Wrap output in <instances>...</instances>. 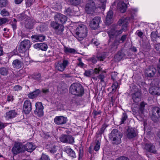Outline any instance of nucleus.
Returning a JSON list of instances; mask_svg holds the SVG:
<instances>
[{
  "mask_svg": "<svg viewBox=\"0 0 160 160\" xmlns=\"http://www.w3.org/2000/svg\"><path fill=\"white\" fill-rule=\"evenodd\" d=\"M23 110L26 114H28L32 110L31 102L26 100L24 102L23 108Z\"/></svg>",
  "mask_w": 160,
  "mask_h": 160,
  "instance_id": "2eb2a0df",
  "label": "nucleus"
},
{
  "mask_svg": "<svg viewBox=\"0 0 160 160\" xmlns=\"http://www.w3.org/2000/svg\"><path fill=\"white\" fill-rule=\"evenodd\" d=\"M113 15V12L112 11H109L108 12L106 19V24L109 25L112 23Z\"/></svg>",
  "mask_w": 160,
  "mask_h": 160,
  "instance_id": "b1692460",
  "label": "nucleus"
},
{
  "mask_svg": "<svg viewBox=\"0 0 160 160\" xmlns=\"http://www.w3.org/2000/svg\"><path fill=\"white\" fill-rule=\"evenodd\" d=\"M159 117L158 115H157L152 113L151 118L154 122H156L158 121Z\"/></svg>",
  "mask_w": 160,
  "mask_h": 160,
  "instance_id": "37998d69",
  "label": "nucleus"
},
{
  "mask_svg": "<svg viewBox=\"0 0 160 160\" xmlns=\"http://www.w3.org/2000/svg\"><path fill=\"white\" fill-rule=\"evenodd\" d=\"M127 8L126 4L122 1H120L118 4V8L122 13H124L126 11Z\"/></svg>",
  "mask_w": 160,
  "mask_h": 160,
  "instance_id": "412c9836",
  "label": "nucleus"
},
{
  "mask_svg": "<svg viewBox=\"0 0 160 160\" xmlns=\"http://www.w3.org/2000/svg\"><path fill=\"white\" fill-rule=\"evenodd\" d=\"M122 134L118 129H114L109 134V138L113 141V144H118L121 142V138Z\"/></svg>",
  "mask_w": 160,
  "mask_h": 160,
  "instance_id": "7ed1b4c3",
  "label": "nucleus"
},
{
  "mask_svg": "<svg viewBox=\"0 0 160 160\" xmlns=\"http://www.w3.org/2000/svg\"><path fill=\"white\" fill-rule=\"evenodd\" d=\"M101 18L99 17H96L90 21L89 26L93 29H95L98 27Z\"/></svg>",
  "mask_w": 160,
  "mask_h": 160,
  "instance_id": "f8f14e48",
  "label": "nucleus"
},
{
  "mask_svg": "<svg viewBox=\"0 0 160 160\" xmlns=\"http://www.w3.org/2000/svg\"><path fill=\"white\" fill-rule=\"evenodd\" d=\"M75 37L79 41L82 40L87 36L88 28L84 25H79L75 31Z\"/></svg>",
  "mask_w": 160,
  "mask_h": 160,
  "instance_id": "f03ea898",
  "label": "nucleus"
},
{
  "mask_svg": "<svg viewBox=\"0 0 160 160\" xmlns=\"http://www.w3.org/2000/svg\"><path fill=\"white\" fill-rule=\"evenodd\" d=\"M65 13L69 15H72V11L70 8H67L65 11Z\"/></svg>",
  "mask_w": 160,
  "mask_h": 160,
  "instance_id": "5fc2aeb1",
  "label": "nucleus"
},
{
  "mask_svg": "<svg viewBox=\"0 0 160 160\" xmlns=\"http://www.w3.org/2000/svg\"><path fill=\"white\" fill-rule=\"evenodd\" d=\"M107 127V126L106 124H103L100 129L98 131L97 134L98 135H101L102 134Z\"/></svg>",
  "mask_w": 160,
  "mask_h": 160,
  "instance_id": "ea45409f",
  "label": "nucleus"
},
{
  "mask_svg": "<svg viewBox=\"0 0 160 160\" xmlns=\"http://www.w3.org/2000/svg\"><path fill=\"white\" fill-rule=\"evenodd\" d=\"M146 105H147V104L144 102H141L139 107V110L138 111V113L137 114L136 113H134V111H133V114L134 115L136 114L137 116L138 115L140 116L141 114H142L143 113L144 110V107Z\"/></svg>",
  "mask_w": 160,
  "mask_h": 160,
  "instance_id": "c756f323",
  "label": "nucleus"
},
{
  "mask_svg": "<svg viewBox=\"0 0 160 160\" xmlns=\"http://www.w3.org/2000/svg\"><path fill=\"white\" fill-rule=\"evenodd\" d=\"M132 99L135 103H138L140 101L141 93L139 92H137L132 94Z\"/></svg>",
  "mask_w": 160,
  "mask_h": 160,
  "instance_id": "a878e982",
  "label": "nucleus"
},
{
  "mask_svg": "<svg viewBox=\"0 0 160 160\" xmlns=\"http://www.w3.org/2000/svg\"><path fill=\"white\" fill-rule=\"evenodd\" d=\"M69 92L76 96L82 97L84 94V89L81 84L73 83L70 87Z\"/></svg>",
  "mask_w": 160,
  "mask_h": 160,
  "instance_id": "f257e3e1",
  "label": "nucleus"
},
{
  "mask_svg": "<svg viewBox=\"0 0 160 160\" xmlns=\"http://www.w3.org/2000/svg\"><path fill=\"white\" fill-rule=\"evenodd\" d=\"M36 109L34 111L35 114L38 117H41L43 114V107L41 102H37L36 104Z\"/></svg>",
  "mask_w": 160,
  "mask_h": 160,
  "instance_id": "1a4fd4ad",
  "label": "nucleus"
},
{
  "mask_svg": "<svg viewBox=\"0 0 160 160\" xmlns=\"http://www.w3.org/2000/svg\"><path fill=\"white\" fill-rule=\"evenodd\" d=\"M12 65L14 68L19 69L22 67L23 62L18 59H15L13 62Z\"/></svg>",
  "mask_w": 160,
  "mask_h": 160,
  "instance_id": "393cba45",
  "label": "nucleus"
},
{
  "mask_svg": "<svg viewBox=\"0 0 160 160\" xmlns=\"http://www.w3.org/2000/svg\"><path fill=\"white\" fill-rule=\"evenodd\" d=\"M6 117L8 118H12L14 117L16 113L14 111H10L6 113Z\"/></svg>",
  "mask_w": 160,
  "mask_h": 160,
  "instance_id": "c9c22d12",
  "label": "nucleus"
},
{
  "mask_svg": "<svg viewBox=\"0 0 160 160\" xmlns=\"http://www.w3.org/2000/svg\"><path fill=\"white\" fill-rule=\"evenodd\" d=\"M59 139L60 141L64 143L72 144L74 142V138L70 135H62Z\"/></svg>",
  "mask_w": 160,
  "mask_h": 160,
  "instance_id": "0eeeda50",
  "label": "nucleus"
},
{
  "mask_svg": "<svg viewBox=\"0 0 160 160\" xmlns=\"http://www.w3.org/2000/svg\"><path fill=\"white\" fill-rule=\"evenodd\" d=\"M8 22V20L6 18H0V26Z\"/></svg>",
  "mask_w": 160,
  "mask_h": 160,
  "instance_id": "8fccbe9b",
  "label": "nucleus"
},
{
  "mask_svg": "<svg viewBox=\"0 0 160 160\" xmlns=\"http://www.w3.org/2000/svg\"><path fill=\"white\" fill-rule=\"evenodd\" d=\"M12 153L14 154H17L20 152L24 151L23 146L19 142L15 143L14 146L12 148Z\"/></svg>",
  "mask_w": 160,
  "mask_h": 160,
  "instance_id": "6e6552de",
  "label": "nucleus"
},
{
  "mask_svg": "<svg viewBox=\"0 0 160 160\" xmlns=\"http://www.w3.org/2000/svg\"><path fill=\"white\" fill-rule=\"evenodd\" d=\"M22 89V87L18 85H17L14 86L13 88V89L14 91H19L21 90Z\"/></svg>",
  "mask_w": 160,
  "mask_h": 160,
  "instance_id": "e2e57ef3",
  "label": "nucleus"
},
{
  "mask_svg": "<svg viewBox=\"0 0 160 160\" xmlns=\"http://www.w3.org/2000/svg\"><path fill=\"white\" fill-rule=\"evenodd\" d=\"M154 48L157 51L160 52V43L155 44Z\"/></svg>",
  "mask_w": 160,
  "mask_h": 160,
  "instance_id": "680f3d73",
  "label": "nucleus"
},
{
  "mask_svg": "<svg viewBox=\"0 0 160 160\" xmlns=\"http://www.w3.org/2000/svg\"><path fill=\"white\" fill-rule=\"evenodd\" d=\"M98 59L100 61H103L106 58L105 55L104 54L98 55L97 57Z\"/></svg>",
  "mask_w": 160,
  "mask_h": 160,
  "instance_id": "603ef678",
  "label": "nucleus"
},
{
  "mask_svg": "<svg viewBox=\"0 0 160 160\" xmlns=\"http://www.w3.org/2000/svg\"><path fill=\"white\" fill-rule=\"evenodd\" d=\"M34 25V22L31 19H29L28 21L25 23V27L28 29H32Z\"/></svg>",
  "mask_w": 160,
  "mask_h": 160,
  "instance_id": "72a5a7b5",
  "label": "nucleus"
},
{
  "mask_svg": "<svg viewBox=\"0 0 160 160\" xmlns=\"http://www.w3.org/2000/svg\"><path fill=\"white\" fill-rule=\"evenodd\" d=\"M118 86V83L117 82H114L111 88L112 91L110 93H113L114 92L116 91Z\"/></svg>",
  "mask_w": 160,
  "mask_h": 160,
  "instance_id": "58836bf2",
  "label": "nucleus"
},
{
  "mask_svg": "<svg viewBox=\"0 0 160 160\" xmlns=\"http://www.w3.org/2000/svg\"><path fill=\"white\" fill-rule=\"evenodd\" d=\"M100 143L99 141L98 140L96 141L94 148V150L96 151H98L100 148Z\"/></svg>",
  "mask_w": 160,
  "mask_h": 160,
  "instance_id": "de8ad7c7",
  "label": "nucleus"
},
{
  "mask_svg": "<svg viewBox=\"0 0 160 160\" xmlns=\"http://www.w3.org/2000/svg\"><path fill=\"white\" fill-rule=\"evenodd\" d=\"M145 47L148 49H149L151 48V46L150 43L148 41L146 42L145 44L144 45Z\"/></svg>",
  "mask_w": 160,
  "mask_h": 160,
  "instance_id": "69168bd1",
  "label": "nucleus"
},
{
  "mask_svg": "<svg viewBox=\"0 0 160 160\" xmlns=\"http://www.w3.org/2000/svg\"><path fill=\"white\" fill-rule=\"evenodd\" d=\"M18 17L19 20L22 21L24 19L26 18V16L24 14H22L18 15Z\"/></svg>",
  "mask_w": 160,
  "mask_h": 160,
  "instance_id": "4d7b16f0",
  "label": "nucleus"
},
{
  "mask_svg": "<svg viewBox=\"0 0 160 160\" xmlns=\"http://www.w3.org/2000/svg\"><path fill=\"white\" fill-rule=\"evenodd\" d=\"M56 148L55 145L51 143L47 144L46 146V148L52 153H54L56 152Z\"/></svg>",
  "mask_w": 160,
  "mask_h": 160,
  "instance_id": "bb28decb",
  "label": "nucleus"
},
{
  "mask_svg": "<svg viewBox=\"0 0 160 160\" xmlns=\"http://www.w3.org/2000/svg\"><path fill=\"white\" fill-rule=\"evenodd\" d=\"M8 72V68L2 67L0 68V74L3 76H7Z\"/></svg>",
  "mask_w": 160,
  "mask_h": 160,
  "instance_id": "f704fd0d",
  "label": "nucleus"
},
{
  "mask_svg": "<svg viewBox=\"0 0 160 160\" xmlns=\"http://www.w3.org/2000/svg\"><path fill=\"white\" fill-rule=\"evenodd\" d=\"M23 148L24 149H25L26 151L31 152L35 149L36 146L33 145V143L32 142L28 143L25 145Z\"/></svg>",
  "mask_w": 160,
  "mask_h": 160,
  "instance_id": "5701e85b",
  "label": "nucleus"
},
{
  "mask_svg": "<svg viewBox=\"0 0 160 160\" xmlns=\"http://www.w3.org/2000/svg\"><path fill=\"white\" fill-rule=\"evenodd\" d=\"M151 37L152 40V41H156V39L158 37V35L155 32H152L151 33Z\"/></svg>",
  "mask_w": 160,
  "mask_h": 160,
  "instance_id": "49530a36",
  "label": "nucleus"
},
{
  "mask_svg": "<svg viewBox=\"0 0 160 160\" xmlns=\"http://www.w3.org/2000/svg\"><path fill=\"white\" fill-rule=\"evenodd\" d=\"M67 121V118L63 116H57L54 120L55 123L59 125L65 124Z\"/></svg>",
  "mask_w": 160,
  "mask_h": 160,
  "instance_id": "4468645a",
  "label": "nucleus"
},
{
  "mask_svg": "<svg viewBox=\"0 0 160 160\" xmlns=\"http://www.w3.org/2000/svg\"><path fill=\"white\" fill-rule=\"evenodd\" d=\"M118 28V25H112L111 26L110 29L108 32V34L110 38L112 36L119 35L122 33V30H117Z\"/></svg>",
  "mask_w": 160,
  "mask_h": 160,
  "instance_id": "39448f33",
  "label": "nucleus"
},
{
  "mask_svg": "<svg viewBox=\"0 0 160 160\" xmlns=\"http://www.w3.org/2000/svg\"><path fill=\"white\" fill-rule=\"evenodd\" d=\"M128 23V20L126 18H122L118 22V24L119 26L123 24L122 28V31H125L127 29V27Z\"/></svg>",
  "mask_w": 160,
  "mask_h": 160,
  "instance_id": "6ab92c4d",
  "label": "nucleus"
},
{
  "mask_svg": "<svg viewBox=\"0 0 160 160\" xmlns=\"http://www.w3.org/2000/svg\"><path fill=\"white\" fill-rule=\"evenodd\" d=\"M152 113L160 116V109L158 108H155L152 110Z\"/></svg>",
  "mask_w": 160,
  "mask_h": 160,
  "instance_id": "a19ab883",
  "label": "nucleus"
},
{
  "mask_svg": "<svg viewBox=\"0 0 160 160\" xmlns=\"http://www.w3.org/2000/svg\"><path fill=\"white\" fill-rule=\"evenodd\" d=\"M1 14L3 16H8L9 15V12L5 9H3L1 12Z\"/></svg>",
  "mask_w": 160,
  "mask_h": 160,
  "instance_id": "6e6d98bb",
  "label": "nucleus"
},
{
  "mask_svg": "<svg viewBox=\"0 0 160 160\" xmlns=\"http://www.w3.org/2000/svg\"><path fill=\"white\" fill-rule=\"evenodd\" d=\"M78 60L79 62L77 63V65L81 68H83L84 66V64L82 62L81 58H79Z\"/></svg>",
  "mask_w": 160,
  "mask_h": 160,
  "instance_id": "09e8293b",
  "label": "nucleus"
},
{
  "mask_svg": "<svg viewBox=\"0 0 160 160\" xmlns=\"http://www.w3.org/2000/svg\"><path fill=\"white\" fill-rule=\"evenodd\" d=\"M7 0H0V7L2 8L6 6L8 4Z\"/></svg>",
  "mask_w": 160,
  "mask_h": 160,
  "instance_id": "79ce46f5",
  "label": "nucleus"
},
{
  "mask_svg": "<svg viewBox=\"0 0 160 160\" xmlns=\"http://www.w3.org/2000/svg\"><path fill=\"white\" fill-rule=\"evenodd\" d=\"M137 135V132L136 131L132 128H128L127 130V138L129 139L134 138Z\"/></svg>",
  "mask_w": 160,
  "mask_h": 160,
  "instance_id": "a211bd4d",
  "label": "nucleus"
},
{
  "mask_svg": "<svg viewBox=\"0 0 160 160\" xmlns=\"http://www.w3.org/2000/svg\"><path fill=\"white\" fill-rule=\"evenodd\" d=\"M117 75V73L115 72H113L111 74V78L113 80V81L116 80V76Z\"/></svg>",
  "mask_w": 160,
  "mask_h": 160,
  "instance_id": "338daca9",
  "label": "nucleus"
},
{
  "mask_svg": "<svg viewBox=\"0 0 160 160\" xmlns=\"http://www.w3.org/2000/svg\"><path fill=\"white\" fill-rule=\"evenodd\" d=\"M69 64V62L67 60H64L62 63H58L56 64V68L58 70L62 72Z\"/></svg>",
  "mask_w": 160,
  "mask_h": 160,
  "instance_id": "ddd939ff",
  "label": "nucleus"
},
{
  "mask_svg": "<svg viewBox=\"0 0 160 160\" xmlns=\"http://www.w3.org/2000/svg\"><path fill=\"white\" fill-rule=\"evenodd\" d=\"M70 4L71 5L76 6L80 4L81 0H68Z\"/></svg>",
  "mask_w": 160,
  "mask_h": 160,
  "instance_id": "e433bc0d",
  "label": "nucleus"
},
{
  "mask_svg": "<svg viewBox=\"0 0 160 160\" xmlns=\"http://www.w3.org/2000/svg\"><path fill=\"white\" fill-rule=\"evenodd\" d=\"M144 148L149 152L156 153L157 150L155 146L152 143H146L144 145Z\"/></svg>",
  "mask_w": 160,
  "mask_h": 160,
  "instance_id": "dca6fc26",
  "label": "nucleus"
},
{
  "mask_svg": "<svg viewBox=\"0 0 160 160\" xmlns=\"http://www.w3.org/2000/svg\"><path fill=\"white\" fill-rule=\"evenodd\" d=\"M96 9V5L94 1L92 0H89L85 6V11L88 14L92 13Z\"/></svg>",
  "mask_w": 160,
  "mask_h": 160,
  "instance_id": "423d86ee",
  "label": "nucleus"
},
{
  "mask_svg": "<svg viewBox=\"0 0 160 160\" xmlns=\"http://www.w3.org/2000/svg\"><path fill=\"white\" fill-rule=\"evenodd\" d=\"M120 43L119 40H115L110 46L111 49H112L113 50H116Z\"/></svg>",
  "mask_w": 160,
  "mask_h": 160,
  "instance_id": "473e14b6",
  "label": "nucleus"
},
{
  "mask_svg": "<svg viewBox=\"0 0 160 160\" xmlns=\"http://www.w3.org/2000/svg\"><path fill=\"white\" fill-rule=\"evenodd\" d=\"M33 3V0H27L26 2V4L27 6L30 7Z\"/></svg>",
  "mask_w": 160,
  "mask_h": 160,
  "instance_id": "bf43d9fd",
  "label": "nucleus"
},
{
  "mask_svg": "<svg viewBox=\"0 0 160 160\" xmlns=\"http://www.w3.org/2000/svg\"><path fill=\"white\" fill-rule=\"evenodd\" d=\"M149 93L153 95H160V88L158 87H152L149 89Z\"/></svg>",
  "mask_w": 160,
  "mask_h": 160,
  "instance_id": "4be33fe9",
  "label": "nucleus"
},
{
  "mask_svg": "<svg viewBox=\"0 0 160 160\" xmlns=\"http://www.w3.org/2000/svg\"><path fill=\"white\" fill-rule=\"evenodd\" d=\"M64 51L65 53H73L75 52V50L72 48L65 47L64 48Z\"/></svg>",
  "mask_w": 160,
  "mask_h": 160,
  "instance_id": "c03bdc74",
  "label": "nucleus"
},
{
  "mask_svg": "<svg viewBox=\"0 0 160 160\" xmlns=\"http://www.w3.org/2000/svg\"><path fill=\"white\" fill-rule=\"evenodd\" d=\"M101 70L102 68L99 67L98 68H95L94 69L86 70L84 73V75L87 77L95 76V74H99V72Z\"/></svg>",
  "mask_w": 160,
  "mask_h": 160,
  "instance_id": "9b49d317",
  "label": "nucleus"
},
{
  "mask_svg": "<svg viewBox=\"0 0 160 160\" xmlns=\"http://www.w3.org/2000/svg\"><path fill=\"white\" fill-rule=\"evenodd\" d=\"M125 54L122 52H118L114 56L115 61L119 62L124 57Z\"/></svg>",
  "mask_w": 160,
  "mask_h": 160,
  "instance_id": "2f4dec72",
  "label": "nucleus"
},
{
  "mask_svg": "<svg viewBox=\"0 0 160 160\" xmlns=\"http://www.w3.org/2000/svg\"><path fill=\"white\" fill-rule=\"evenodd\" d=\"M63 151L71 157H74L75 156V152L69 147L67 146L64 148Z\"/></svg>",
  "mask_w": 160,
  "mask_h": 160,
  "instance_id": "cd10ccee",
  "label": "nucleus"
},
{
  "mask_svg": "<svg viewBox=\"0 0 160 160\" xmlns=\"http://www.w3.org/2000/svg\"><path fill=\"white\" fill-rule=\"evenodd\" d=\"M55 21V22H51L50 25L54 29H55L59 25V24H58L57 22H56Z\"/></svg>",
  "mask_w": 160,
  "mask_h": 160,
  "instance_id": "3c124183",
  "label": "nucleus"
},
{
  "mask_svg": "<svg viewBox=\"0 0 160 160\" xmlns=\"http://www.w3.org/2000/svg\"><path fill=\"white\" fill-rule=\"evenodd\" d=\"M31 77L32 78L37 81L41 80L42 77L41 74L39 73L33 74L32 75Z\"/></svg>",
  "mask_w": 160,
  "mask_h": 160,
  "instance_id": "4c0bfd02",
  "label": "nucleus"
},
{
  "mask_svg": "<svg viewBox=\"0 0 160 160\" xmlns=\"http://www.w3.org/2000/svg\"><path fill=\"white\" fill-rule=\"evenodd\" d=\"M131 92H135L138 91V88L135 85L132 86V88L131 89Z\"/></svg>",
  "mask_w": 160,
  "mask_h": 160,
  "instance_id": "052dcab7",
  "label": "nucleus"
},
{
  "mask_svg": "<svg viewBox=\"0 0 160 160\" xmlns=\"http://www.w3.org/2000/svg\"><path fill=\"white\" fill-rule=\"evenodd\" d=\"M64 29V26L62 24H60L55 29V33L57 35H62L63 34V32Z\"/></svg>",
  "mask_w": 160,
  "mask_h": 160,
  "instance_id": "7c9ffc66",
  "label": "nucleus"
},
{
  "mask_svg": "<svg viewBox=\"0 0 160 160\" xmlns=\"http://www.w3.org/2000/svg\"><path fill=\"white\" fill-rule=\"evenodd\" d=\"M157 72L156 69L153 66H150L145 70L144 73L146 76L149 78L153 77Z\"/></svg>",
  "mask_w": 160,
  "mask_h": 160,
  "instance_id": "9d476101",
  "label": "nucleus"
},
{
  "mask_svg": "<svg viewBox=\"0 0 160 160\" xmlns=\"http://www.w3.org/2000/svg\"><path fill=\"white\" fill-rule=\"evenodd\" d=\"M31 45L30 41L28 40H24L20 44L19 51L20 53H23L29 49Z\"/></svg>",
  "mask_w": 160,
  "mask_h": 160,
  "instance_id": "20e7f679",
  "label": "nucleus"
},
{
  "mask_svg": "<svg viewBox=\"0 0 160 160\" xmlns=\"http://www.w3.org/2000/svg\"><path fill=\"white\" fill-rule=\"evenodd\" d=\"M40 160H50V159L48 155L42 154Z\"/></svg>",
  "mask_w": 160,
  "mask_h": 160,
  "instance_id": "864d4df0",
  "label": "nucleus"
},
{
  "mask_svg": "<svg viewBox=\"0 0 160 160\" xmlns=\"http://www.w3.org/2000/svg\"><path fill=\"white\" fill-rule=\"evenodd\" d=\"M98 78L100 80L101 82H104V79L105 78L103 74H100L98 76Z\"/></svg>",
  "mask_w": 160,
  "mask_h": 160,
  "instance_id": "0e129e2a",
  "label": "nucleus"
},
{
  "mask_svg": "<svg viewBox=\"0 0 160 160\" xmlns=\"http://www.w3.org/2000/svg\"><path fill=\"white\" fill-rule=\"evenodd\" d=\"M54 19L57 22H60L62 23H64L67 20L66 17L61 13H58L55 15Z\"/></svg>",
  "mask_w": 160,
  "mask_h": 160,
  "instance_id": "f3484780",
  "label": "nucleus"
},
{
  "mask_svg": "<svg viewBox=\"0 0 160 160\" xmlns=\"http://www.w3.org/2000/svg\"><path fill=\"white\" fill-rule=\"evenodd\" d=\"M32 40L34 42L38 41L42 42L45 39V36L42 35L34 34L32 35L31 37Z\"/></svg>",
  "mask_w": 160,
  "mask_h": 160,
  "instance_id": "aec40b11",
  "label": "nucleus"
},
{
  "mask_svg": "<svg viewBox=\"0 0 160 160\" xmlns=\"http://www.w3.org/2000/svg\"><path fill=\"white\" fill-rule=\"evenodd\" d=\"M34 47L35 48H39L41 50L45 51H46L48 48L47 45L44 43L36 44L34 45Z\"/></svg>",
  "mask_w": 160,
  "mask_h": 160,
  "instance_id": "c85d7f7f",
  "label": "nucleus"
},
{
  "mask_svg": "<svg viewBox=\"0 0 160 160\" xmlns=\"http://www.w3.org/2000/svg\"><path fill=\"white\" fill-rule=\"evenodd\" d=\"M127 36H128V34H124V35H123L120 38L119 40L120 41H122V42H124L125 41V40H126V38H127Z\"/></svg>",
  "mask_w": 160,
  "mask_h": 160,
  "instance_id": "13d9d810",
  "label": "nucleus"
},
{
  "mask_svg": "<svg viewBox=\"0 0 160 160\" xmlns=\"http://www.w3.org/2000/svg\"><path fill=\"white\" fill-rule=\"evenodd\" d=\"M128 118V116L126 113H123L122 116V118H121V121L120 124H123L124 122Z\"/></svg>",
  "mask_w": 160,
  "mask_h": 160,
  "instance_id": "a18cd8bd",
  "label": "nucleus"
},
{
  "mask_svg": "<svg viewBox=\"0 0 160 160\" xmlns=\"http://www.w3.org/2000/svg\"><path fill=\"white\" fill-rule=\"evenodd\" d=\"M116 160H129V159L127 157L121 156L116 159Z\"/></svg>",
  "mask_w": 160,
  "mask_h": 160,
  "instance_id": "774afa93",
  "label": "nucleus"
}]
</instances>
